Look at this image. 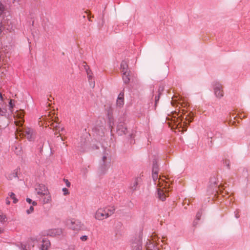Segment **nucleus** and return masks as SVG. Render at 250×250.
Returning a JSON list of instances; mask_svg holds the SVG:
<instances>
[{
	"label": "nucleus",
	"mask_w": 250,
	"mask_h": 250,
	"mask_svg": "<svg viewBox=\"0 0 250 250\" xmlns=\"http://www.w3.org/2000/svg\"><path fill=\"white\" fill-rule=\"evenodd\" d=\"M54 127L56 128V130H57L58 128H59V127L58 126V125H56V126H55ZM60 131V130L58 131V132H57V130H56L55 134H57L58 133H59Z\"/></svg>",
	"instance_id": "34"
},
{
	"label": "nucleus",
	"mask_w": 250,
	"mask_h": 250,
	"mask_svg": "<svg viewBox=\"0 0 250 250\" xmlns=\"http://www.w3.org/2000/svg\"><path fill=\"white\" fill-rule=\"evenodd\" d=\"M104 209L106 212V217H109L112 215L115 211V208L114 206L104 208Z\"/></svg>",
	"instance_id": "15"
},
{
	"label": "nucleus",
	"mask_w": 250,
	"mask_h": 250,
	"mask_svg": "<svg viewBox=\"0 0 250 250\" xmlns=\"http://www.w3.org/2000/svg\"><path fill=\"white\" fill-rule=\"evenodd\" d=\"M110 166V159L107 160L106 156L104 154L102 159V162L99 167L102 174H104Z\"/></svg>",
	"instance_id": "2"
},
{
	"label": "nucleus",
	"mask_w": 250,
	"mask_h": 250,
	"mask_svg": "<svg viewBox=\"0 0 250 250\" xmlns=\"http://www.w3.org/2000/svg\"><path fill=\"white\" fill-rule=\"evenodd\" d=\"M23 250H27V249H25V247H24V248H23Z\"/></svg>",
	"instance_id": "48"
},
{
	"label": "nucleus",
	"mask_w": 250,
	"mask_h": 250,
	"mask_svg": "<svg viewBox=\"0 0 250 250\" xmlns=\"http://www.w3.org/2000/svg\"><path fill=\"white\" fill-rule=\"evenodd\" d=\"M187 116L186 117V120H188V123L191 122L193 120L192 116L189 117V119H187ZM188 124L186 122H184L183 124L182 123H179L178 125H180L179 127H182L184 131H186Z\"/></svg>",
	"instance_id": "12"
},
{
	"label": "nucleus",
	"mask_w": 250,
	"mask_h": 250,
	"mask_svg": "<svg viewBox=\"0 0 250 250\" xmlns=\"http://www.w3.org/2000/svg\"><path fill=\"white\" fill-rule=\"evenodd\" d=\"M157 194L158 197L160 200L164 201L166 200V195L163 190L158 188L157 189Z\"/></svg>",
	"instance_id": "18"
},
{
	"label": "nucleus",
	"mask_w": 250,
	"mask_h": 250,
	"mask_svg": "<svg viewBox=\"0 0 250 250\" xmlns=\"http://www.w3.org/2000/svg\"><path fill=\"white\" fill-rule=\"evenodd\" d=\"M212 85L214 90V93L216 97L218 98H222L224 96L223 86L222 84L217 82H214Z\"/></svg>",
	"instance_id": "3"
},
{
	"label": "nucleus",
	"mask_w": 250,
	"mask_h": 250,
	"mask_svg": "<svg viewBox=\"0 0 250 250\" xmlns=\"http://www.w3.org/2000/svg\"><path fill=\"white\" fill-rule=\"evenodd\" d=\"M64 181L65 182V183L66 184V186L67 187H70L71 183H70V182L67 179H64Z\"/></svg>",
	"instance_id": "32"
},
{
	"label": "nucleus",
	"mask_w": 250,
	"mask_h": 250,
	"mask_svg": "<svg viewBox=\"0 0 250 250\" xmlns=\"http://www.w3.org/2000/svg\"><path fill=\"white\" fill-rule=\"evenodd\" d=\"M14 102H15V101L14 100H10L9 103V107L11 108H13L14 106Z\"/></svg>",
	"instance_id": "27"
},
{
	"label": "nucleus",
	"mask_w": 250,
	"mask_h": 250,
	"mask_svg": "<svg viewBox=\"0 0 250 250\" xmlns=\"http://www.w3.org/2000/svg\"><path fill=\"white\" fill-rule=\"evenodd\" d=\"M42 244L41 245V250H48L50 246V241L46 238H44L42 240Z\"/></svg>",
	"instance_id": "13"
},
{
	"label": "nucleus",
	"mask_w": 250,
	"mask_h": 250,
	"mask_svg": "<svg viewBox=\"0 0 250 250\" xmlns=\"http://www.w3.org/2000/svg\"><path fill=\"white\" fill-rule=\"evenodd\" d=\"M15 153H16L17 155H20L21 153V147L19 146L18 147H15V150H14Z\"/></svg>",
	"instance_id": "25"
},
{
	"label": "nucleus",
	"mask_w": 250,
	"mask_h": 250,
	"mask_svg": "<svg viewBox=\"0 0 250 250\" xmlns=\"http://www.w3.org/2000/svg\"><path fill=\"white\" fill-rule=\"evenodd\" d=\"M127 131V127L124 122L119 123L117 126V132L120 135L126 134Z\"/></svg>",
	"instance_id": "5"
},
{
	"label": "nucleus",
	"mask_w": 250,
	"mask_h": 250,
	"mask_svg": "<svg viewBox=\"0 0 250 250\" xmlns=\"http://www.w3.org/2000/svg\"><path fill=\"white\" fill-rule=\"evenodd\" d=\"M26 201H27V202H28L29 204H31L32 202V200L29 198H27L26 199Z\"/></svg>",
	"instance_id": "35"
},
{
	"label": "nucleus",
	"mask_w": 250,
	"mask_h": 250,
	"mask_svg": "<svg viewBox=\"0 0 250 250\" xmlns=\"http://www.w3.org/2000/svg\"><path fill=\"white\" fill-rule=\"evenodd\" d=\"M85 69H86L87 75H89L90 72H91V70H89V71L86 68H85Z\"/></svg>",
	"instance_id": "39"
},
{
	"label": "nucleus",
	"mask_w": 250,
	"mask_h": 250,
	"mask_svg": "<svg viewBox=\"0 0 250 250\" xmlns=\"http://www.w3.org/2000/svg\"><path fill=\"white\" fill-rule=\"evenodd\" d=\"M3 232V229L0 228V234L2 233Z\"/></svg>",
	"instance_id": "40"
},
{
	"label": "nucleus",
	"mask_w": 250,
	"mask_h": 250,
	"mask_svg": "<svg viewBox=\"0 0 250 250\" xmlns=\"http://www.w3.org/2000/svg\"><path fill=\"white\" fill-rule=\"evenodd\" d=\"M146 250H158L157 245L149 240L146 242Z\"/></svg>",
	"instance_id": "11"
},
{
	"label": "nucleus",
	"mask_w": 250,
	"mask_h": 250,
	"mask_svg": "<svg viewBox=\"0 0 250 250\" xmlns=\"http://www.w3.org/2000/svg\"><path fill=\"white\" fill-rule=\"evenodd\" d=\"M1 111V108L0 107V112Z\"/></svg>",
	"instance_id": "49"
},
{
	"label": "nucleus",
	"mask_w": 250,
	"mask_h": 250,
	"mask_svg": "<svg viewBox=\"0 0 250 250\" xmlns=\"http://www.w3.org/2000/svg\"><path fill=\"white\" fill-rule=\"evenodd\" d=\"M62 191L64 195H67L69 194L68 189L65 188H62Z\"/></svg>",
	"instance_id": "28"
},
{
	"label": "nucleus",
	"mask_w": 250,
	"mask_h": 250,
	"mask_svg": "<svg viewBox=\"0 0 250 250\" xmlns=\"http://www.w3.org/2000/svg\"><path fill=\"white\" fill-rule=\"evenodd\" d=\"M193 223H194V224H197V222H195V221H194V222H193Z\"/></svg>",
	"instance_id": "46"
},
{
	"label": "nucleus",
	"mask_w": 250,
	"mask_h": 250,
	"mask_svg": "<svg viewBox=\"0 0 250 250\" xmlns=\"http://www.w3.org/2000/svg\"><path fill=\"white\" fill-rule=\"evenodd\" d=\"M36 190L37 194L40 196H42L43 195H46L47 192H48V189L44 185L42 184H39L36 188Z\"/></svg>",
	"instance_id": "4"
},
{
	"label": "nucleus",
	"mask_w": 250,
	"mask_h": 250,
	"mask_svg": "<svg viewBox=\"0 0 250 250\" xmlns=\"http://www.w3.org/2000/svg\"><path fill=\"white\" fill-rule=\"evenodd\" d=\"M5 10V6L0 1V16H1Z\"/></svg>",
	"instance_id": "23"
},
{
	"label": "nucleus",
	"mask_w": 250,
	"mask_h": 250,
	"mask_svg": "<svg viewBox=\"0 0 250 250\" xmlns=\"http://www.w3.org/2000/svg\"><path fill=\"white\" fill-rule=\"evenodd\" d=\"M33 129L28 128L25 129L22 133L28 140L30 141L33 138Z\"/></svg>",
	"instance_id": "10"
},
{
	"label": "nucleus",
	"mask_w": 250,
	"mask_h": 250,
	"mask_svg": "<svg viewBox=\"0 0 250 250\" xmlns=\"http://www.w3.org/2000/svg\"><path fill=\"white\" fill-rule=\"evenodd\" d=\"M0 99H1V101H3V97H2V94L1 93H0Z\"/></svg>",
	"instance_id": "42"
},
{
	"label": "nucleus",
	"mask_w": 250,
	"mask_h": 250,
	"mask_svg": "<svg viewBox=\"0 0 250 250\" xmlns=\"http://www.w3.org/2000/svg\"><path fill=\"white\" fill-rule=\"evenodd\" d=\"M129 72H127V73H123V80L124 81V82L125 84H128L130 82V75H129Z\"/></svg>",
	"instance_id": "19"
},
{
	"label": "nucleus",
	"mask_w": 250,
	"mask_h": 250,
	"mask_svg": "<svg viewBox=\"0 0 250 250\" xmlns=\"http://www.w3.org/2000/svg\"><path fill=\"white\" fill-rule=\"evenodd\" d=\"M164 90V86H160L159 87V89L158 90V91H157V94L155 96V97H154V102H155V104H154V106H155V108H156V106H157V104L159 101V99H160V97L162 94V93L163 92Z\"/></svg>",
	"instance_id": "8"
},
{
	"label": "nucleus",
	"mask_w": 250,
	"mask_h": 250,
	"mask_svg": "<svg viewBox=\"0 0 250 250\" xmlns=\"http://www.w3.org/2000/svg\"><path fill=\"white\" fill-rule=\"evenodd\" d=\"M118 226L121 227L122 226V224L121 222H119L118 223Z\"/></svg>",
	"instance_id": "41"
},
{
	"label": "nucleus",
	"mask_w": 250,
	"mask_h": 250,
	"mask_svg": "<svg viewBox=\"0 0 250 250\" xmlns=\"http://www.w3.org/2000/svg\"><path fill=\"white\" fill-rule=\"evenodd\" d=\"M110 126L111 127V128H112V126H111V125L110 124Z\"/></svg>",
	"instance_id": "50"
},
{
	"label": "nucleus",
	"mask_w": 250,
	"mask_h": 250,
	"mask_svg": "<svg viewBox=\"0 0 250 250\" xmlns=\"http://www.w3.org/2000/svg\"><path fill=\"white\" fill-rule=\"evenodd\" d=\"M123 90L121 92L117 99L116 104L119 107H122L124 104V92Z\"/></svg>",
	"instance_id": "9"
},
{
	"label": "nucleus",
	"mask_w": 250,
	"mask_h": 250,
	"mask_svg": "<svg viewBox=\"0 0 250 250\" xmlns=\"http://www.w3.org/2000/svg\"><path fill=\"white\" fill-rule=\"evenodd\" d=\"M106 212H105L104 208L98 209L95 213V218L99 220H103L104 219L107 218Z\"/></svg>",
	"instance_id": "7"
},
{
	"label": "nucleus",
	"mask_w": 250,
	"mask_h": 250,
	"mask_svg": "<svg viewBox=\"0 0 250 250\" xmlns=\"http://www.w3.org/2000/svg\"><path fill=\"white\" fill-rule=\"evenodd\" d=\"M152 172H159V166L157 159H154L153 160Z\"/></svg>",
	"instance_id": "20"
},
{
	"label": "nucleus",
	"mask_w": 250,
	"mask_h": 250,
	"mask_svg": "<svg viewBox=\"0 0 250 250\" xmlns=\"http://www.w3.org/2000/svg\"><path fill=\"white\" fill-rule=\"evenodd\" d=\"M159 172H152V176L154 181H156L158 179Z\"/></svg>",
	"instance_id": "26"
},
{
	"label": "nucleus",
	"mask_w": 250,
	"mask_h": 250,
	"mask_svg": "<svg viewBox=\"0 0 250 250\" xmlns=\"http://www.w3.org/2000/svg\"><path fill=\"white\" fill-rule=\"evenodd\" d=\"M224 164L227 166L229 169L230 168V162L229 160H226L224 162Z\"/></svg>",
	"instance_id": "30"
},
{
	"label": "nucleus",
	"mask_w": 250,
	"mask_h": 250,
	"mask_svg": "<svg viewBox=\"0 0 250 250\" xmlns=\"http://www.w3.org/2000/svg\"><path fill=\"white\" fill-rule=\"evenodd\" d=\"M236 217L237 218H238V217H239V216H238V214H236Z\"/></svg>",
	"instance_id": "47"
},
{
	"label": "nucleus",
	"mask_w": 250,
	"mask_h": 250,
	"mask_svg": "<svg viewBox=\"0 0 250 250\" xmlns=\"http://www.w3.org/2000/svg\"><path fill=\"white\" fill-rule=\"evenodd\" d=\"M6 217L2 211L0 210V222L1 223H4L6 221Z\"/></svg>",
	"instance_id": "22"
},
{
	"label": "nucleus",
	"mask_w": 250,
	"mask_h": 250,
	"mask_svg": "<svg viewBox=\"0 0 250 250\" xmlns=\"http://www.w3.org/2000/svg\"><path fill=\"white\" fill-rule=\"evenodd\" d=\"M3 29L4 28L3 27L2 22L0 21V36L1 35Z\"/></svg>",
	"instance_id": "33"
},
{
	"label": "nucleus",
	"mask_w": 250,
	"mask_h": 250,
	"mask_svg": "<svg viewBox=\"0 0 250 250\" xmlns=\"http://www.w3.org/2000/svg\"><path fill=\"white\" fill-rule=\"evenodd\" d=\"M85 69H86L87 75H89L90 72H91V70H89V71L86 68H85Z\"/></svg>",
	"instance_id": "38"
},
{
	"label": "nucleus",
	"mask_w": 250,
	"mask_h": 250,
	"mask_svg": "<svg viewBox=\"0 0 250 250\" xmlns=\"http://www.w3.org/2000/svg\"><path fill=\"white\" fill-rule=\"evenodd\" d=\"M142 181V178L141 177H136L133 179L131 183L129 188L132 191H135L137 188L138 185L139 183H140Z\"/></svg>",
	"instance_id": "6"
},
{
	"label": "nucleus",
	"mask_w": 250,
	"mask_h": 250,
	"mask_svg": "<svg viewBox=\"0 0 250 250\" xmlns=\"http://www.w3.org/2000/svg\"><path fill=\"white\" fill-rule=\"evenodd\" d=\"M66 224L71 229L77 231L81 230L83 226L79 220L75 219H68Z\"/></svg>",
	"instance_id": "1"
},
{
	"label": "nucleus",
	"mask_w": 250,
	"mask_h": 250,
	"mask_svg": "<svg viewBox=\"0 0 250 250\" xmlns=\"http://www.w3.org/2000/svg\"><path fill=\"white\" fill-rule=\"evenodd\" d=\"M42 199V202L43 204L49 203L51 200V195L48 192H47L46 195H43L40 196Z\"/></svg>",
	"instance_id": "17"
},
{
	"label": "nucleus",
	"mask_w": 250,
	"mask_h": 250,
	"mask_svg": "<svg viewBox=\"0 0 250 250\" xmlns=\"http://www.w3.org/2000/svg\"><path fill=\"white\" fill-rule=\"evenodd\" d=\"M128 66L127 62L125 61H123L120 65V69L121 71L123 73H127L129 72L128 71Z\"/></svg>",
	"instance_id": "16"
},
{
	"label": "nucleus",
	"mask_w": 250,
	"mask_h": 250,
	"mask_svg": "<svg viewBox=\"0 0 250 250\" xmlns=\"http://www.w3.org/2000/svg\"><path fill=\"white\" fill-rule=\"evenodd\" d=\"M9 195L10 198L13 200V202L14 204L17 203L18 202V200L16 198L15 194L13 192H10Z\"/></svg>",
	"instance_id": "21"
},
{
	"label": "nucleus",
	"mask_w": 250,
	"mask_h": 250,
	"mask_svg": "<svg viewBox=\"0 0 250 250\" xmlns=\"http://www.w3.org/2000/svg\"><path fill=\"white\" fill-rule=\"evenodd\" d=\"M6 204L8 205H10V201L8 200V198H7V199L6 200Z\"/></svg>",
	"instance_id": "36"
},
{
	"label": "nucleus",
	"mask_w": 250,
	"mask_h": 250,
	"mask_svg": "<svg viewBox=\"0 0 250 250\" xmlns=\"http://www.w3.org/2000/svg\"><path fill=\"white\" fill-rule=\"evenodd\" d=\"M130 137L131 138H132V137L134 138V137L133 135L132 134L130 135Z\"/></svg>",
	"instance_id": "44"
},
{
	"label": "nucleus",
	"mask_w": 250,
	"mask_h": 250,
	"mask_svg": "<svg viewBox=\"0 0 250 250\" xmlns=\"http://www.w3.org/2000/svg\"><path fill=\"white\" fill-rule=\"evenodd\" d=\"M81 240L83 241H85L87 240L88 237L86 235H83L81 237Z\"/></svg>",
	"instance_id": "31"
},
{
	"label": "nucleus",
	"mask_w": 250,
	"mask_h": 250,
	"mask_svg": "<svg viewBox=\"0 0 250 250\" xmlns=\"http://www.w3.org/2000/svg\"><path fill=\"white\" fill-rule=\"evenodd\" d=\"M132 250H142V242L139 240L134 242L132 244Z\"/></svg>",
	"instance_id": "14"
},
{
	"label": "nucleus",
	"mask_w": 250,
	"mask_h": 250,
	"mask_svg": "<svg viewBox=\"0 0 250 250\" xmlns=\"http://www.w3.org/2000/svg\"><path fill=\"white\" fill-rule=\"evenodd\" d=\"M202 214V209H200L197 213L196 215V220L199 221L200 220L201 216Z\"/></svg>",
	"instance_id": "24"
},
{
	"label": "nucleus",
	"mask_w": 250,
	"mask_h": 250,
	"mask_svg": "<svg viewBox=\"0 0 250 250\" xmlns=\"http://www.w3.org/2000/svg\"><path fill=\"white\" fill-rule=\"evenodd\" d=\"M131 144H134L135 143V140H131L130 142Z\"/></svg>",
	"instance_id": "43"
},
{
	"label": "nucleus",
	"mask_w": 250,
	"mask_h": 250,
	"mask_svg": "<svg viewBox=\"0 0 250 250\" xmlns=\"http://www.w3.org/2000/svg\"><path fill=\"white\" fill-rule=\"evenodd\" d=\"M14 1H17V2H19V0H13Z\"/></svg>",
	"instance_id": "45"
},
{
	"label": "nucleus",
	"mask_w": 250,
	"mask_h": 250,
	"mask_svg": "<svg viewBox=\"0 0 250 250\" xmlns=\"http://www.w3.org/2000/svg\"><path fill=\"white\" fill-rule=\"evenodd\" d=\"M34 210V208L33 206H30L29 209L26 210V213L27 214H30L32 213Z\"/></svg>",
	"instance_id": "29"
},
{
	"label": "nucleus",
	"mask_w": 250,
	"mask_h": 250,
	"mask_svg": "<svg viewBox=\"0 0 250 250\" xmlns=\"http://www.w3.org/2000/svg\"><path fill=\"white\" fill-rule=\"evenodd\" d=\"M31 204H32L33 207V206H37V202H35V201H32V203H31Z\"/></svg>",
	"instance_id": "37"
}]
</instances>
